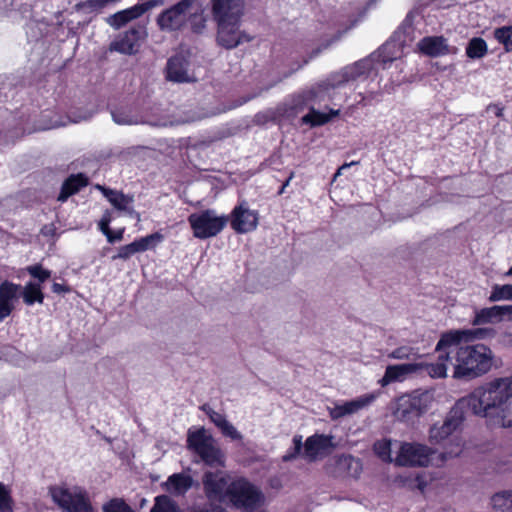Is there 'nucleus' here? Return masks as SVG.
Segmentation results:
<instances>
[{"label": "nucleus", "mask_w": 512, "mask_h": 512, "mask_svg": "<svg viewBox=\"0 0 512 512\" xmlns=\"http://www.w3.org/2000/svg\"><path fill=\"white\" fill-rule=\"evenodd\" d=\"M436 351L439 353L437 362L427 366V372L433 378L446 377L450 366L453 368L454 378H476L489 372L493 365V352L483 344H441L440 339Z\"/></svg>", "instance_id": "1"}, {"label": "nucleus", "mask_w": 512, "mask_h": 512, "mask_svg": "<svg viewBox=\"0 0 512 512\" xmlns=\"http://www.w3.org/2000/svg\"><path fill=\"white\" fill-rule=\"evenodd\" d=\"M475 415L502 428L512 427V375L494 378L475 388L467 397Z\"/></svg>", "instance_id": "2"}, {"label": "nucleus", "mask_w": 512, "mask_h": 512, "mask_svg": "<svg viewBox=\"0 0 512 512\" xmlns=\"http://www.w3.org/2000/svg\"><path fill=\"white\" fill-rule=\"evenodd\" d=\"M187 447L205 465L215 468L225 466L224 452L221 450L218 442L205 428L188 431Z\"/></svg>", "instance_id": "3"}, {"label": "nucleus", "mask_w": 512, "mask_h": 512, "mask_svg": "<svg viewBox=\"0 0 512 512\" xmlns=\"http://www.w3.org/2000/svg\"><path fill=\"white\" fill-rule=\"evenodd\" d=\"M372 69L371 59H362L353 65L346 66L341 71L331 74L325 81H322L309 91V99L319 98L322 93H328L330 89L342 87L366 75Z\"/></svg>", "instance_id": "4"}, {"label": "nucleus", "mask_w": 512, "mask_h": 512, "mask_svg": "<svg viewBox=\"0 0 512 512\" xmlns=\"http://www.w3.org/2000/svg\"><path fill=\"white\" fill-rule=\"evenodd\" d=\"M49 494L63 512H94L87 492L81 487L52 486Z\"/></svg>", "instance_id": "5"}, {"label": "nucleus", "mask_w": 512, "mask_h": 512, "mask_svg": "<svg viewBox=\"0 0 512 512\" xmlns=\"http://www.w3.org/2000/svg\"><path fill=\"white\" fill-rule=\"evenodd\" d=\"M228 493L227 500L246 512H252L264 503L263 493L244 478L232 481Z\"/></svg>", "instance_id": "6"}, {"label": "nucleus", "mask_w": 512, "mask_h": 512, "mask_svg": "<svg viewBox=\"0 0 512 512\" xmlns=\"http://www.w3.org/2000/svg\"><path fill=\"white\" fill-rule=\"evenodd\" d=\"M188 222L193 230V235L199 239H207L219 234L227 223L226 216L218 215L213 209L192 213Z\"/></svg>", "instance_id": "7"}, {"label": "nucleus", "mask_w": 512, "mask_h": 512, "mask_svg": "<svg viewBox=\"0 0 512 512\" xmlns=\"http://www.w3.org/2000/svg\"><path fill=\"white\" fill-rule=\"evenodd\" d=\"M466 405L467 397L458 401L442 422H436L430 427L428 439L431 444H441L458 430L464 420L463 408Z\"/></svg>", "instance_id": "8"}, {"label": "nucleus", "mask_w": 512, "mask_h": 512, "mask_svg": "<svg viewBox=\"0 0 512 512\" xmlns=\"http://www.w3.org/2000/svg\"><path fill=\"white\" fill-rule=\"evenodd\" d=\"M196 3L197 0H181L162 11L156 18L159 29L164 32L182 31L188 25L189 8Z\"/></svg>", "instance_id": "9"}, {"label": "nucleus", "mask_w": 512, "mask_h": 512, "mask_svg": "<svg viewBox=\"0 0 512 512\" xmlns=\"http://www.w3.org/2000/svg\"><path fill=\"white\" fill-rule=\"evenodd\" d=\"M435 450L418 442H402L394 459L398 466L426 467Z\"/></svg>", "instance_id": "10"}, {"label": "nucleus", "mask_w": 512, "mask_h": 512, "mask_svg": "<svg viewBox=\"0 0 512 512\" xmlns=\"http://www.w3.org/2000/svg\"><path fill=\"white\" fill-rule=\"evenodd\" d=\"M148 33L145 26L137 24L124 33L117 36L109 45L110 52H118L123 55H135L139 52L142 43Z\"/></svg>", "instance_id": "11"}, {"label": "nucleus", "mask_w": 512, "mask_h": 512, "mask_svg": "<svg viewBox=\"0 0 512 512\" xmlns=\"http://www.w3.org/2000/svg\"><path fill=\"white\" fill-rule=\"evenodd\" d=\"M229 475L223 470L207 471L203 474L202 483L206 497L211 502H225L229 496Z\"/></svg>", "instance_id": "12"}, {"label": "nucleus", "mask_w": 512, "mask_h": 512, "mask_svg": "<svg viewBox=\"0 0 512 512\" xmlns=\"http://www.w3.org/2000/svg\"><path fill=\"white\" fill-rule=\"evenodd\" d=\"M380 392H371L361 395L350 401L335 402L333 407L328 408L332 420H339L351 416L359 411L368 408L379 397Z\"/></svg>", "instance_id": "13"}, {"label": "nucleus", "mask_w": 512, "mask_h": 512, "mask_svg": "<svg viewBox=\"0 0 512 512\" xmlns=\"http://www.w3.org/2000/svg\"><path fill=\"white\" fill-rule=\"evenodd\" d=\"M212 16L217 24L241 22L244 0H212Z\"/></svg>", "instance_id": "14"}, {"label": "nucleus", "mask_w": 512, "mask_h": 512, "mask_svg": "<svg viewBox=\"0 0 512 512\" xmlns=\"http://www.w3.org/2000/svg\"><path fill=\"white\" fill-rule=\"evenodd\" d=\"M240 25L241 22L217 24V43L226 49H233L251 41L252 38L240 30Z\"/></svg>", "instance_id": "15"}, {"label": "nucleus", "mask_w": 512, "mask_h": 512, "mask_svg": "<svg viewBox=\"0 0 512 512\" xmlns=\"http://www.w3.org/2000/svg\"><path fill=\"white\" fill-rule=\"evenodd\" d=\"M166 78L176 83H190L196 77L190 71V63L184 54H176L168 59L166 65Z\"/></svg>", "instance_id": "16"}, {"label": "nucleus", "mask_w": 512, "mask_h": 512, "mask_svg": "<svg viewBox=\"0 0 512 512\" xmlns=\"http://www.w3.org/2000/svg\"><path fill=\"white\" fill-rule=\"evenodd\" d=\"M95 188L102 192L104 197L110 202V204L118 211L135 218L138 222L141 221V216L133 208L134 197L126 195L120 191L106 188L100 184L95 185Z\"/></svg>", "instance_id": "17"}, {"label": "nucleus", "mask_w": 512, "mask_h": 512, "mask_svg": "<svg viewBox=\"0 0 512 512\" xmlns=\"http://www.w3.org/2000/svg\"><path fill=\"white\" fill-rule=\"evenodd\" d=\"M332 435L315 434L308 437L304 444V456L313 462L329 454L334 448Z\"/></svg>", "instance_id": "18"}, {"label": "nucleus", "mask_w": 512, "mask_h": 512, "mask_svg": "<svg viewBox=\"0 0 512 512\" xmlns=\"http://www.w3.org/2000/svg\"><path fill=\"white\" fill-rule=\"evenodd\" d=\"M258 220V213L250 210L246 203H241L232 211L231 227L237 233H248L257 228Z\"/></svg>", "instance_id": "19"}, {"label": "nucleus", "mask_w": 512, "mask_h": 512, "mask_svg": "<svg viewBox=\"0 0 512 512\" xmlns=\"http://www.w3.org/2000/svg\"><path fill=\"white\" fill-rule=\"evenodd\" d=\"M496 334L495 329L491 327L487 328H473V329H462L453 330L447 332L441 336V344L451 342H465L469 343L474 340H483L494 337Z\"/></svg>", "instance_id": "20"}, {"label": "nucleus", "mask_w": 512, "mask_h": 512, "mask_svg": "<svg viewBox=\"0 0 512 512\" xmlns=\"http://www.w3.org/2000/svg\"><path fill=\"white\" fill-rule=\"evenodd\" d=\"M21 285L8 280L0 284V322L7 318L15 308L21 294Z\"/></svg>", "instance_id": "21"}, {"label": "nucleus", "mask_w": 512, "mask_h": 512, "mask_svg": "<svg viewBox=\"0 0 512 512\" xmlns=\"http://www.w3.org/2000/svg\"><path fill=\"white\" fill-rule=\"evenodd\" d=\"M417 47L421 53L429 57L454 54L457 51L448 45L447 39L443 36H426L417 43Z\"/></svg>", "instance_id": "22"}, {"label": "nucleus", "mask_w": 512, "mask_h": 512, "mask_svg": "<svg viewBox=\"0 0 512 512\" xmlns=\"http://www.w3.org/2000/svg\"><path fill=\"white\" fill-rule=\"evenodd\" d=\"M420 367L421 366L416 363L388 365L383 377L378 380V384L381 387H386L394 382H402L408 375L418 371Z\"/></svg>", "instance_id": "23"}, {"label": "nucleus", "mask_w": 512, "mask_h": 512, "mask_svg": "<svg viewBox=\"0 0 512 512\" xmlns=\"http://www.w3.org/2000/svg\"><path fill=\"white\" fill-rule=\"evenodd\" d=\"M391 409L394 417L400 422L412 424L421 417L408 394L397 398Z\"/></svg>", "instance_id": "24"}, {"label": "nucleus", "mask_w": 512, "mask_h": 512, "mask_svg": "<svg viewBox=\"0 0 512 512\" xmlns=\"http://www.w3.org/2000/svg\"><path fill=\"white\" fill-rule=\"evenodd\" d=\"M162 239L163 236L159 233H153L140 239H136L132 243L120 247L118 254L113 256V259L115 260L119 258L126 260L138 252L148 250L155 241L160 242Z\"/></svg>", "instance_id": "25"}, {"label": "nucleus", "mask_w": 512, "mask_h": 512, "mask_svg": "<svg viewBox=\"0 0 512 512\" xmlns=\"http://www.w3.org/2000/svg\"><path fill=\"white\" fill-rule=\"evenodd\" d=\"M512 314V305L492 306L476 311L473 325L494 324L501 322L506 315Z\"/></svg>", "instance_id": "26"}, {"label": "nucleus", "mask_w": 512, "mask_h": 512, "mask_svg": "<svg viewBox=\"0 0 512 512\" xmlns=\"http://www.w3.org/2000/svg\"><path fill=\"white\" fill-rule=\"evenodd\" d=\"M88 185V178L82 174L70 175L62 184L58 195V201L65 202L70 196L78 193L82 188Z\"/></svg>", "instance_id": "27"}, {"label": "nucleus", "mask_w": 512, "mask_h": 512, "mask_svg": "<svg viewBox=\"0 0 512 512\" xmlns=\"http://www.w3.org/2000/svg\"><path fill=\"white\" fill-rule=\"evenodd\" d=\"M193 484L191 476L183 473H175L168 477L165 482L166 490L174 495H182L186 493Z\"/></svg>", "instance_id": "28"}, {"label": "nucleus", "mask_w": 512, "mask_h": 512, "mask_svg": "<svg viewBox=\"0 0 512 512\" xmlns=\"http://www.w3.org/2000/svg\"><path fill=\"white\" fill-rule=\"evenodd\" d=\"M338 112L339 110L334 109H330L329 112H323L311 108L307 114L301 116L299 124L310 125L311 127L321 126L327 124L331 118L337 116Z\"/></svg>", "instance_id": "29"}, {"label": "nucleus", "mask_w": 512, "mask_h": 512, "mask_svg": "<svg viewBox=\"0 0 512 512\" xmlns=\"http://www.w3.org/2000/svg\"><path fill=\"white\" fill-rule=\"evenodd\" d=\"M336 464L340 471L353 478H358L362 472V463L360 459L352 455L344 454L339 456Z\"/></svg>", "instance_id": "30"}, {"label": "nucleus", "mask_w": 512, "mask_h": 512, "mask_svg": "<svg viewBox=\"0 0 512 512\" xmlns=\"http://www.w3.org/2000/svg\"><path fill=\"white\" fill-rule=\"evenodd\" d=\"M409 398L415 404L416 410L419 412V414L422 416L424 415L428 410L431 409L432 404L434 402V393L429 390L425 391H419L416 390L410 394H408Z\"/></svg>", "instance_id": "31"}, {"label": "nucleus", "mask_w": 512, "mask_h": 512, "mask_svg": "<svg viewBox=\"0 0 512 512\" xmlns=\"http://www.w3.org/2000/svg\"><path fill=\"white\" fill-rule=\"evenodd\" d=\"M492 512H512V490H502L491 496Z\"/></svg>", "instance_id": "32"}, {"label": "nucleus", "mask_w": 512, "mask_h": 512, "mask_svg": "<svg viewBox=\"0 0 512 512\" xmlns=\"http://www.w3.org/2000/svg\"><path fill=\"white\" fill-rule=\"evenodd\" d=\"M140 17L135 6L116 12L107 18V23L114 29H120L131 20Z\"/></svg>", "instance_id": "33"}, {"label": "nucleus", "mask_w": 512, "mask_h": 512, "mask_svg": "<svg viewBox=\"0 0 512 512\" xmlns=\"http://www.w3.org/2000/svg\"><path fill=\"white\" fill-rule=\"evenodd\" d=\"M25 304L33 305L34 303L42 304L44 301V295L40 283L28 282L21 289V294Z\"/></svg>", "instance_id": "34"}, {"label": "nucleus", "mask_w": 512, "mask_h": 512, "mask_svg": "<svg viewBox=\"0 0 512 512\" xmlns=\"http://www.w3.org/2000/svg\"><path fill=\"white\" fill-rule=\"evenodd\" d=\"M205 23L206 19L204 17L203 9L199 4V0H197V3L193 4V6L189 8L188 24H190L191 30L194 33L200 34L205 29Z\"/></svg>", "instance_id": "35"}, {"label": "nucleus", "mask_w": 512, "mask_h": 512, "mask_svg": "<svg viewBox=\"0 0 512 512\" xmlns=\"http://www.w3.org/2000/svg\"><path fill=\"white\" fill-rule=\"evenodd\" d=\"M487 54V44L480 37L472 38L466 47V55L471 59H480Z\"/></svg>", "instance_id": "36"}, {"label": "nucleus", "mask_w": 512, "mask_h": 512, "mask_svg": "<svg viewBox=\"0 0 512 512\" xmlns=\"http://www.w3.org/2000/svg\"><path fill=\"white\" fill-rule=\"evenodd\" d=\"M112 118L117 125H139L142 122L136 114L125 109H118L112 112Z\"/></svg>", "instance_id": "37"}, {"label": "nucleus", "mask_w": 512, "mask_h": 512, "mask_svg": "<svg viewBox=\"0 0 512 512\" xmlns=\"http://www.w3.org/2000/svg\"><path fill=\"white\" fill-rule=\"evenodd\" d=\"M488 299L490 302L512 300V284L493 285Z\"/></svg>", "instance_id": "38"}, {"label": "nucleus", "mask_w": 512, "mask_h": 512, "mask_svg": "<svg viewBox=\"0 0 512 512\" xmlns=\"http://www.w3.org/2000/svg\"><path fill=\"white\" fill-rule=\"evenodd\" d=\"M151 512H178L175 503L166 495L157 496Z\"/></svg>", "instance_id": "39"}, {"label": "nucleus", "mask_w": 512, "mask_h": 512, "mask_svg": "<svg viewBox=\"0 0 512 512\" xmlns=\"http://www.w3.org/2000/svg\"><path fill=\"white\" fill-rule=\"evenodd\" d=\"M494 37L503 44L506 51H512V26H503L495 29Z\"/></svg>", "instance_id": "40"}, {"label": "nucleus", "mask_w": 512, "mask_h": 512, "mask_svg": "<svg viewBox=\"0 0 512 512\" xmlns=\"http://www.w3.org/2000/svg\"><path fill=\"white\" fill-rule=\"evenodd\" d=\"M0 512H13L11 490L0 482Z\"/></svg>", "instance_id": "41"}, {"label": "nucleus", "mask_w": 512, "mask_h": 512, "mask_svg": "<svg viewBox=\"0 0 512 512\" xmlns=\"http://www.w3.org/2000/svg\"><path fill=\"white\" fill-rule=\"evenodd\" d=\"M103 512H134L121 498H113L102 506Z\"/></svg>", "instance_id": "42"}, {"label": "nucleus", "mask_w": 512, "mask_h": 512, "mask_svg": "<svg viewBox=\"0 0 512 512\" xmlns=\"http://www.w3.org/2000/svg\"><path fill=\"white\" fill-rule=\"evenodd\" d=\"M392 442L387 439L379 440L374 444V452L384 461H392Z\"/></svg>", "instance_id": "43"}, {"label": "nucleus", "mask_w": 512, "mask_h": 512, "mask_svg": "<svg viewBox=\"0 0 512 512\" xmlns=\"http://www.w3.org/2000/svg\"><path fill=\"white\" fill-rule=\"evenodd\" d=\"M201 410L208 416L210 421L218 428L222 427L228 420L225 415L216 412L212 409L208 404H204L201 406Z\"/></svg>", "instance_id": "44"}, {"label": "nucleus", "mask_w": 512, "mask_h": 512, "mask_svg": "<svg viewBox=\"0 0 512 512\" xmlns=\"http://www.w3.org/2000/svg\"><path fill=\"white\" fill-rule=\"evenodd\" d=\"M303 443H302V436L296 435L293 438V447L290 448L282 457V460L284 462H289L294 459H296L302 450Z\"/></svg>", "instance_id": "45"}, {"label": "nucleus", "mask_w": 512, "mask_h": 512, "mask_svg": "<svg viewBox=\"0 0 512 512\" xmlns=\"http://www.w3.org/2000/svg\"><path fill=\"white\" fill-rule=\"evenodd\" d=\"M414 355H416V353L413 348L408 346H401L389 353L388 357L392 359L404 360L410 359Z\"/></svg>", "instance_id": "46"}, {"label": "nucleus", "mask_w": 512, "mask_h": 512, "mask_svg": "<svg viewBox=\"0 0 512 512\" xmlns=\"http://www.w3.org/2000/svg\"><path fill=\"white\" fill-rule=\"evenodd\" d=\"M27 271L32 277L38 279L40 283L45 282L51 276V272L43 269L40 265L29 266Z\"/></svg>", "instance_id": "47"}, {"label": "nucleus", "mask_w": 512, "mask_h": 512, "mask_svg": "<svg viewBox=\"0 0 512 512\" xmlns=\"http://www.w3.org/2000/svg\"><path fill=\"white\" fill-rule=\"evenodd\" d=\"M111 222V216L109 212H106L99 221V229L101 232L107 237L108 242L113 243L114 237L109 228V224Z\"/></svg>", "instance_id": "48"}, {"label": "nucleus", "mask_w": 512, "mask_h": 512, "mask_svg": "<svg viewBox=\"0 0 512 512\" xmlns=\"http://www.w3.org/2000/svg\"><path fill=\"white\" fill-rule=\"evenodd\" d=\"M221 433L232 440H242V434L236 429V427L227 421L222 427L219 429Z\"/></svg>", "instance_id": "49"}, {"label": "nucleus", "mask_w": 512, "mask_h": 512, "mask_svg": "<svg viewBox=\"0 0 512 512\" xmlns=\"http://www.w3.org/2000/svg\"><path fill=\"white\" fill-rule=\"evenodd\" d=\"M163 3V0H148L141 4L135 5V8L138 11L139 16H141L148 10L163 5Z\"/></svg>", "instance_id": "50"}, {"label": "nucleus", "mask_w": 512, "mask_h": 512, "mask_svg": "<svg viewBox=\"0 0 512 512\" xmlns=\"http://www.w3.org/2000/svg\"><path fill=\"white\" fill-rule=\"evenodd\" d=\"M462 452V446L460 441L457 442L455 449L445 451L440 454L441 461L444 462L448 459L458 457Z\"/></svg>", "instance_id": "51"}, {"label": "nucleus", "mask_w": 512, "mask_h": 512, "mask_svg": "<svg viewBox=\"0 0 512 512\" xmlns=\"http://www.w3.org/2000/svg\"><path fill=\"white\" fill-rule=\"evenodd\" d=\"M486 113L489 117L495 116V117H501L503 113V108L499 105H489L486 109Z\"/></svg>", "instance_id": "52"}, {"label": "nucleus", "mask_w": 512, "mask_h": 512, "mask_svg": "<svg viewBox=\"0 0 512 512\" xmlns=\"http://www.w3.org/2000/svg\"><path fill=\"white\" fill-rule=\"evenodd\" d=\"M329 45H330V42H327L326 44H323V45L319 46L318 48L314 49L312 51L311 55L309 56V58L305 59L303 63L307 64L309 62V60L318 56L324 49H327L329 47Z\"/></svg>", "instance_id": "53"}, {"label": "nucleus", "mask_w": 512, "mask_h": 512, "mask_svg": "<svg viewBox=\"0 0 512 512\" xmlns=\"http://www.w3.org/2000/svg\"><path fill=\"white\" fill-rule=\"evenodd\" d=\"M56 232V227L54 226V224H48V225H45L42 227L41 229V233L42 235L44 236H53Z\"/></svg>", "instance_id": "54"}, {"label": "nucleus", "mask_w": 512, "mask_h": 512, "mask_svg": "<svg viewBox=\"0 0 512 512\" xmlns=\"http://www.w3.org/2000/svg\"><path fill=\"white\" fill-rule=\"evenodd\" d=\"M356 164H358V162H356V161H352V162H350V163H345V164H343L341 167H339V168H338L337 172H336V173H335V175H334V179H335V178H337L339 175H341V174H342V172H343L345 169H347V168L351 167L352 165H356Z\"/></svg>", "instance_id": "55"}, {"label": "nucleus", "mask_w": 512, "mask_h": 512, "mask_svg": "<svg viewBox=\"0 0 512 512\" xmlns=\"http://www.w3.org/2000/svg\"><path fill=\"white\" fill-rule=\"evenodd\" d=\"M52 291L54 293H63V292H67L68 291V288H66L64 285L60 284V283H54L52 285Z\"/></svg>", "instance_id": "56"}, {"label": "nucleus", "mask_w": 512, "mask_h": 512, "mask_svg": "<svg viewBox=\"0 0 512 512\" xmlns=\"http://www.w3.org/2000/svg\"><path fill=\"white\" fill-rule=\"evenodd\" d=\"M293 178V173L290 174L289 178L283 183V185L281 186L280 190H279V194H283L284 191H285V188L289 185L291 179Z\"/></svg>", "instance_id": "57"}, {"label": "nucleus", "mask_w": 512, "mask_h": 512, "mask_svg": "<svg viewBox=\"0 0 512 512\" xmlns=\"http://www.w3.org/2000/svg\"><path fill=\"white\" fill-rule=\"evenodd\" d=\"M123 236V230H120L116 235H113L114 241L121 240Z\"/></svg>", "instance_id": "58"}, {"label": "nucleus", "mask_w": 512, "mask_h": 512, "mask_svg": "<svg viewBox=\"0 0 512 512\" xmlns=\"http://www.w3.org/2000/svg\"><path fill=\"white\" fill-rule=\"evenodd\" d=\"M394 59H395V58H393V57H386V56H383L381 61H382L384 64H386L387 62H392Z\"/></svg>", "instance_id": "59"}, {"label": "nucleus", "mask_w": 512, "mask_h": 512, "mask_svg": "<svg viewBox=\"0 0 512 512\" xmlns=\"http://www.w3.org/2000/svg\"><path fill=\"white\" fill-rule=\"evenodd\" d=\"M506 341L509 345H512V333H508L505 335Z\"/></svg>", "instance_id": "60"}, {"label": "nucleus", "mask_w": 512, "mask_h": 512, "mask_svg": "<svg viewBox=\"0 0 512 512\" xmlns=\"http://www.w3.org/2000/svg\"><path fill=\"white\" fill-rule=\"evenodd\" d=\"M68 124V122H60L59 124H57L56 126H66Z\"/></svg>", "instance_id": "61"}, {"label": "nucleus", "mask_w": 512, "mask_h": 512, "mask_svg": "<svg viewBox=\"0 0 512 512\" xmlns=\"http://www.w3.org/2000/svg\"><path fill=\"white\" fill-rule=\"evenodd\" d=\"M388 47H389V44L384 45V46H383V50H387V49H388Z\"/></svg>", "instance_id": "62"}, {"label": "nucleus", "mask_w": 512, "mask_h": 512, "mask_svg": "<svg viewBox=\"0 0 512 512\" xmlns=\"http://www.w3.org/2000/svg\"><path fill=\"white\" fill-rule=\"evenodd\" d=\"M2 145H3V144H2V142L0 141V146H2Z\"/></svg>", "instance_id": "63"}]
</instances>
